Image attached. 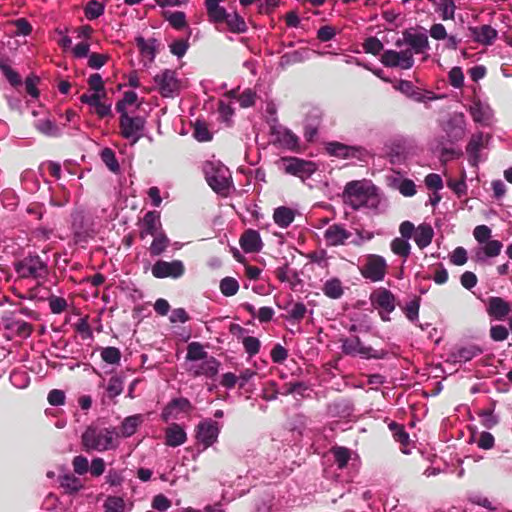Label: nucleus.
I'll return each instance as SVG.
<instances>
[{"label": "nucleus", "instance_id": "nucleus-1", "mask_svg": "<svg viewBox=\"0 0 512 512\" xmlns=\"http://www.w3.org/2000/svg\"><path fill=\"white\" fill-rule=\"evenodd\" d=\"M342 197L344 203L353 210L360 208L378 210L383 200L376 186L368 180L348 182L344 187Z\"/></svg>", "mask_w": 512, "mask_h": 512}, {"label": "nucleus", "instance_id": "nucleus-2", "mask_svg": "<svg viewBox=\"0 0 512 512\" xmlns=\"http://www.w3.org/2000/svg\"><path fill=\"white\" fill-rule=\"evenodd\" d=\"M185 366L186 371L194 377L213 378L219 372L220 362L215 357L209 356L202 344L191 342L187 346Z\"/></svg>", "mask_w": 512, "mask_h": 512}, {"label": "nucleus", "instance_id": "nucleus-3", "mask_svg": "<svg viewBox=\"0 0 512 512\" xmlns=\"http://www.w3.org/2000/svg\"><path fill=\"white\" fill-rule=\"evenodd\" d=\"M203 173L211 189L221 196H228L233 189L230 170L219 160H208L203 163Z\"/></svg>", "mask_w": 512, "mask_h": 512}, {"label": "nucleus", "instance_id": "nucleus-4", "mask_svg": "<svg viewBox=\"0 0 512 512\" xmlns=\"http://www.w3.org/2000/svg\"><path fill=\"white\" fill-rule=\"evenodd\" d=\"M117 433L114 429L89 427L82 435V444L86 451H107L117 448Z\"/></svg>", "mask_w": 512, "mask_h": 512}, {"label": "nucleus", "instance_id": "nucleus-5", "mask_svg": "<svg viewBox=\"0 0 512 512\" xmlns=\"http://www.w3.org/2000/svg\"><path fill=\"white\" fill-rule=\"evenodd\" d=\"M387 268L388 265L384 257L377 254H368L364 257L360 274L371 282H380L385 278Z\"/></svg>", "mask_w": 512, "mask_h": 512}, {"label": "nucleus", "instance_id": "nucleus-6", "mask_svg": "<svg viewBox=\"0 0 512 512\" xmlns=\"http://www.w3.org/2000/svg\"><path fill=\"white\" fill-rule=\"evenodd\" d=\"M340 341L342 352L346 355L363 359H380L384 356L382 350H375L370 346L364 345L357 336L342 338Z\"/></svg>", "mask_w": 512, "mask_h": 512}, {"label": "nucleus", "instance_id": "nucleus-7", "mask_svg": "<svg viewBox=\"0 0 512 512\" xmlns=\"http://www.w3.org/2000/svg\"><path fill=\"white\" fill-rule=\"evenodd\" d=\"M16 272L21 278L39 280L47 276L48 267L39 256H28L16 264Z\"/></svg>", "mask_w": 512, "mask_h": 512}, {"label": "nucleus", "instance_id": "nucleus-8", "mask_svg": "<svg viewBox=\"0 0 512 512\" xmlns=\"http://www.w3.org/2000/svg\"><path fill=\"white\" fill-rule=\"evenodd\" d=\"M278 167L285 173L305 180L317 169L316 164L296 157H283L278 162Z\"/></svg>", "mask_w": 512, "mask_h": 512}, {"label": "nucleus", "instance_id": "nucleus-9", "mask_svg": "<svg viewBox=\"0 0 512 512\" xmlns=\"http://www.w3.org/2000/svg\"><path fill=\"white\" fill-rule=\"evenodd\" d=\"M154 82L163 97H174L182 88V82L177 78L176 72L169 69L155 75Z\"/></svg>", "mask_w": 512, "mask_h": 512}, {"label": "nucleus", "instance_id": "nucleus-10", "mask_svg": "<svg viewBox=\"0 0 512 512\" xmlns=\"http://www.w3.org/2000/svg\"><path fill=\"white\" fill-rule=\"evenodd\" d=\"M144 124L145 121L142 117H130L127 112L120 113V133L132 144L141 138Z\"/></svg>", "mask_w": 512, "mask_h": 512}, {"label": "nucleus", "instance_id": "nucleus-11", "mask_svg": "<svg viewBox=\"0 0 512 512\" xmlns=\"http://www.w3.org/2000/svg\"><path fill=\"white\" fill-rule=\"evenodd\" d=\"M221 427L220 423L212 419H205L197 425L196 438L204 449L217 442Z\"/></svg>", "mask_w": 512, "mask_h": 512}, {"label": "nucleus", "instance_id": "nucleus-12", "mask_svg": "<svg viewBox=\"0 0 512 512\" xmlns=\"http://www.w3.org/2000/svg\"><path fill=\"white\" fill-rule=\"evenodd\" d=\"M443 131L447 141L456 143L466 134V119L463 113H453L443 124Z\"/></svg>", "mask_w": 512, "mask_h": 512}, {"label": "nucleus", "instance_id": "nucleus-13", "mask_svg": "<svg viewBox=\"0 0 512 512\" xmlns=\"http://www.w3.org/2000/svg\"><path fill=\"white\" fill-rule=\"evenodd\" d=\"M371 302L379 309L382 320L388 321L389 314L395 309V297L385 288H380L371 294Z\"/></svg>", "mask_w": 512, "mask_h": 512}, {"label": "nucleus", "instance_id": "nucleus-14", "mask_svg": "<svg viewBox=\"0 0 512 512\" xmlns=\"http://www.w3.org/2000/svg\"><path fill=\"white\" fill-rule=\"evenodd\" d=\"M381 62L387 67L410 69L414 64L413 52L411 49L401 51L387 50L383 53Z\"/></svg>", "mask_w": 512, "mask_h": 512}, {"label": "nucleus", "instance_id": "nucleus-15", "mask_svg": "<svg viewBox=\"0 0 512 512\" xmlns=\"http://www.w3.org/2000/svg\"><path fill=\"white\" fill-rule=\"evenodd\" d=\"M326 150L331 156L343 159L355 158L363 160L368 154L367 150L362 146H350L340 142L327 143Z\"/></svg>", "mask_w": 512, "mask_h": 512}, {"label": "nucleus", "instance_id": "nucleus-16", "mask_svg": "<svg viewBox=\"0 0 512 512\" xmlns=\"http://www.w3.org/2000/svg\"><path fill=\"white\" fill-rule=\"evenodd\" d=\"M184 264L180 260H173L171 262L158 260L152 266L151 272L155 278H179L184 274Z\"/></svg>", "mask_w": 512, "mask_h": 512}, {"label": "nucleus", "instance_id": "nucleus-17", "mask_svg": "<svg viewBox=\"0 0 512 512\" xmlns=\"http://www.w3.org/2000/svg\"><path fill=\"white\" fill-rule=\"evenodd\" d=\"M406 97L412 99L415 102L424 103L427 101L435 100L438 97L433 92L424 91L416 87L411 81L401 80L395 86Z\"/></svg>", "mask_w": 512, "mask_h": 512}, {"label": "nucleus", "instance_id": "nucleus-18", "mask_svg": "<svg viewBox=\"0 0 512 512\" xmlns=\"http://www.w3.org/2000/svg\"><path fill=\"white\" fill-rule=\"evenodd\" d=\"M503 244L499 240L490 239L478 245L473 251V259L477 263H486L489 258L500 255Z\"/></svg>", "mask_w": 512, "mask_h": 512}, {"label": "nucleus", "instance_id": "nucleus-19", "mask_svg": "<svg viewBox=\"0 0 512 512\" xmlns=\"http://www.w3.org/2000/svg\"><path fill=\"white\" fill-rule=\"evenodd\" d=\"M105 98L106 93L92 92L81 95L80 101L92 107L100 118H104L111 113V103H107Z\"/></svg>", "mask_w": 512, "mask_h": 512}, {"label": "nucleus", "instance_id": "nucleus-20", "mask_svg": "<svg viewBox=\"0 0 512 512\" xmlns=\"http://www.w3.org/2000/svg\"><path fill=\"white\" fill-rule=\"evenodd\" d=\"M162 224L160 214L156 211L147 212L141 221L140 237L144 239L147 236H156L162 233Z\"/></svg>", "mask_w": 512, "mask_h": 512}, {"label": "nucleus", "instance_id": "nucleus-21", "mask_svg": "<svg viewBox=\"0 0 512 512\" xmlns=\"http://www.w3.org/2000/svg\"><path fill=\"white\" fill-rule=\"evenodd\" d=\"M351 233L340 224H332L324 231V239L329 246L344 245Z\"/></svg>", "mask_w": 512, "mask_h": 512}, {"label": "nucleus", "instance_id": "nucleus-22", "mask_svg": "<svg viewBox=\"0 0 512 512\" xmlns=\"http://www.w3.org/2000/svg\"><path fill=\"white\" fill-rule=\"evenodd\" d=\"M4 328L10 333L9 337L19 336L27 338L32 332V326L14 316H7L3 318Z\"/></svg>", "mask_w": 512, "mask_h": 512}, {"label": "nucleus", "instance_id": "nucleus-23", "mask_svg": "<svg viewBox=\"0 0 512 512\" xmlns=\"http://www.w3.org/2000/svg\"><path fill=\"white\" fill-rule=\"evenodd\" d=\"M482 353V350L476 345H468L454 348L448 355V361L451 363H466Z\"/></svg>", "mask_w": 512, "mask_h": 512}, {"label": "nucleus", "instance_id": "nucleus-24", "mask_svg": "<svg viewBox=\"0 0 512 512\" xmlns=\"http://www.w3.org/2000/svg\"><path fill=\"white\" fill-rule=\"evenodd\" d=\"M469 112L476 123L489 125L492 119V109L487 103L474 100L470 105Z\"/></svg>", "mask_w": 512, "mask_h": 512}, {"label": "nucleus", "instance_id": "nucleus-25", "mask_svg": "<svg viewBox=\"0 0 512 512\" xmlns=\"http://www.w3.org/2000/svg\"><path fill=\"white\" fill-rule=\"evenodd\" d=\"M473 40L482 45H491L497 38V31L490 25H482L479 27H469Z\"/></svg>", "mask_w": 512, "mask_h": 512}, {"label": "nucleus", "instance_id": "nucleus-26", "mask_svg": "<svg viewBox=\"0 0 512 512\" xmlns=\"http://www.w3.org/2000/svg\"><path fill=\"white\" fill-rule=\"evenodd\" d=\"M486 139L482 132L475 133L471 136L467 147L466 152L469 157V162L473 166H477L480 161L479 152L482 148H484Z\"/></svg>", "mask_w": 512, "mask_h": 512}, {"label": "nucleus", "instance_id": "nucleus-27", "mask_svg": "<svg viewBox=\"0 0 512 512\" xmlns=\"http://www.w3.org/2000/svg\"><path fill=\"white\" fill-rule=\"evenodd\" d=\"M240 246L246 253L259 252L263 246L260 234L252 229L245 231L240 238Z\"/></svg>", "mask_w": 512, "mask_h": 512}, {"label": "nucleus", "instance_id": "nucleus-28", "mask_svg": "<svg viewBox=\"0 0 512 512\" xmlns=\"http://www.w3.org/2000/svg\"><path fill=\"white\" fill-rule=\"evenodd\" d=\"M72 229L78 240L84 239L89 235L90 224L86 214L82 210H76L72 213Z\"/></svg>", "mask_w": 512, "mask_h": 512}, {"label": "nucleus", "instance_id": "nucleus-29", "mask_svg": "<svg viewBox=\"0 0 512 512\" xmlns=\"http://www.w3.org/2000/svg\"><path fill=\"white\" fill-rule=\"evenodd\" d=\"M510 310L509 303L500 297H491L488 301L487 312L496 320H503Z\"/></svg>", "mask_w": 512, "mask_h": 512}, {"label": "nucleus", "instance_id": "nucleus-30", "mask_svg": "<svg viewBox=\"0 0 512 512\" xmlns=\"http://www.w3.org/2000/svg\"><path fill=\"white\" fill-rule=\"evenodd\" d=\"M190 408V402L185 398L172 400L162 411V419L168 422L171 419L178 418V413Z\"/></svg>", "mask_w": 512, "mask_h": 512}, {"label": "nucleus", "instance_id": "nucleus-31", "mask_svg": "<svg viewBox=\"0 0 512 512\" xmlns=\"http://www.w3.org/2000/svg\"><path fill=\"white\" fill-rule=\"evenodd\" d=\"M165 439L167 446L177 447L186 442L187 435L180 425L172 424L165 431Z\"/></svg>", "mask_w": 512, "mask_h": 512}, {"label": "nucleus", "instance_id": "nucleus-32", "mask_svg": "<svg viewBox=\"0 0 512 512\" xmlns=\"http://www.w3.org/2000/svg\"><path fill=\"white\" fill-rule=\"evenodd\" d=\"M58 480L60 487L70 495L76 494L84 487L82 480L69 472L60 475Z\"/></svg>", "mask_w": 512, "mask_h": 512}, {"label": "nucleus", "instance_id": "nucleus-33", "mask_svg": "<svg viewBox=\"0 0 512 512\" xmlns=\"http://www.w3.org/2000/svg\"><path fill=\"white\" fill-rule=\"evenodd\" d=\"M434 236V230L431 225L423 223L420 224L414 233V241L420 249L429 246Z\"/></svg>", "mask_w": 512, "mask_h": 512}, {"label": "nucleus", "instance_id": "nucleus-34", "mask_svg": "<svg viewBox=\"0 0 512 512\" xmlns=\"http://www.w3.org/2000/svg\"><path fill=\"white\" fill-rule=\"evenodd\" d=\"M205 6L210 21L214 23H222L227 15L224 7L220 6V0H206Z\"/></svg>", "mask_w": 512, "mask_h": 512}, {"label": "nucleus", "instance_id": "nucleus-35", "mask_svg": "<svg viewBox=\"0 0 512 512\" xmlns=\"http://www.w3.org/2000/svg\"><path fill=\"white\" fill-rule=\"evenodd\" d=\"M144 418L141 414H135L129 417H126L121 423V435L123 437H130L136 431L137 428L143 423Z\"/></svg>", "mask_w": 512, "mask_h": 512}, {"label": "nucleus", "instance_id": "nucleus-36", "mask_svg": "<svg viewBox=\"0 0 512 512\" xmlns=\"http://www.w3.org/2000/svg\"><path fill=\"white\" fill-rule=\"evenodd\" d=\"M136 44L140 50L142 57L146 59L149 63H151L155 58L156 40H146L143 37L139 36L136 38Z\"/></svg>", "mask_w": 512, "mask_h": 512}, {"label": "nucleus", "instance_id": "nucleus-37", "mask_svg": "<svg viewBox=\"0 0 512 512\" xmlns=\"http://www.w3.org/2000/svg\"><path fill=\"white\" fill-rule=\"evenodd\" d=\"M309 55L310 50L308 48H302L299 50L285 53L280 58V65L284 67L291 64L303 62L309 58Z\"/></svg>", "mask_w": 512, "mask_h": 512}, {"label": "nucleus", "instance_id": "nucleus-38", "mask_svg": "<svg viewBox=\"0 0 512 512\" xmlns=\"http://www.w3.org/2000/svg\"><path fill=\"white\" fill-rule=\"evenodd\" d=\"M322 291L328 298L339 299L344 293V288L338 278H331L324 283Z\"/></svg>", "mask_w": 512, "mask_h": 512}, {"label": "nucleus", "instance_id": "nucleus-39", "mask_svg": "<svg viewBox=\"0 0 512 512\" xmlns=\"http://www.w3.org/2000/svg\"><path fill=\"white\" fill-rule=\"evenodd\" d=\"M294 212L287 207H278L275 209L273 219L281 228H287L294 220Z\"/></svg>", "mask_w": 512, "mask_h": 512}, {"label": "nucleus", "instance_id": "nucleus-40", "mask_svg": "<svg viewBox=\"0 0 512 512\" xmlns=\"http://www.w3.org/2000/svg\"><path fill=\"white\" fill-rule=\"evenodd\" d=\"M223 22L227 24L228 29L233 33H243L247 29L244 19L237 13H227Z\"/></svg>", "mask_w": 512, "mask_h": 512}, {"label": "nucleus", "instance_id": "nucleus-41", "mask_svg": "<svg viewBox=\"0 0 512 512\" xmlns=\"http://www.w3.org/2000/svg\"><path fill=\"white\" fill-rule=\"evenodd\" d=\"M153 238L154 239L149 248L150 254L152 256H158L166 250V248L169 246L170 241L164 232L156 236H153Z\"/></svg>", "mask_w": 512, "mask_h": 512}, {"label": "nucleus", "instance_id": "nucleus-42", "mask_svg": "<svg viewBox=\"0 0 512 512\" xmlns=\"http://www.w3.org/2000/svg\"><path fill=\"white\" fill-rule=\"evenodd\" d=\"M35 127L36 129L46 135V136H50V137H56V136H59L60 135V129L58 128V126L52 122L50 119H41V120H38L36 123H35Z\"/></svg>", "mask_w": 512, "mask_h": 512}, {"label": "nucleus", "instance_id": "nucleus-43", "mask_svg": "<svg viewBox=\"0 0 512 512\" xmlns=\"http://www.w3.org/2000/svg\"><path fill=\"white\" fill-rule=\"evenodd\" d=\"M456 5L453 0H439L436 11L440 13L443 20H453L455 17Z\"/></svg>", "mask_w": 512, "mask_h": 512}, {"label": "nucleus", "instance_id": "nucleus-44", "mask_svg": "<svg viewBox=\"0 0 512 512\" xmlns=\"http://www.w3.org/2000/svg\"><path fill=\"white\" fill-rule=\"evenodd\" d=\"M332 453L339 469L346 467L352 456L351 450L346 447H335L332 449Z\"/></svg>", "mask_w": 512, "mask_h": 512}, {"label": "nucleus", "instance_id": "nucleus-45", "mask_svg": "<svg viewBox=\"0 0 512 512\" xmlns=\"http://www.w3.org/2000/svg\"><path fill=\"white\" fill-rule=\"evenodd\" d=\"M390 247L392 252L400 257L407 258L410 255L411 246L408 240L397 237L392 240Z\"/></svg>", "mask_w": 512, "mask_h": 512}, {"label": "nucleus", "instance_id": "nucleus-46", "mask_svg": "<svg viewBox=\"0 0 512 512\" xmlns=\"http://www.w3.org/2000/svg\"><path fill=\"white\" fill-rule=\"evenodd\" d=\"M221 293L226 296L230 297L235 295L239 290V283L238 281L233 277H225L220 281L219 285Z\"/></svg>", "mask_w": 512, "mask_h": 512}, {"label": "nucleus", "instance_id": "nucleus-47", "mask_svg": "<svg viewBox=\"0 0 512 512\" xmlns=\"http://www.w3.org/2000/svg\"><path fill=\"white\" fill-rule=\"evenodd\" d=\"M406 39L413 54L422 53L428 46L427 37L424 35H409Z\"/></svg>", "mask_w": 512, "mask_h": 512}, {"label": "nucleus", "instance_id": "nucleus-48", "mask_svg": "<svg viewBox=\"0 0 512 512\" xmlns=\"http://www.w3.org/2000/svg\"><path fill=\"white\" fill-rule=\"evenodd\" d=\"M389 429L391 430L395 441L399 442L404 447L409 443V434L404 430L402 425L397 424L396 422H391L389 424Z\"/></svg>", "mask_w": 512, "mask_h": 512}, {"label": "nucleus", "instance_id": "nucleus-49", "mask_svg": "<svg viewBox=\"0 0 512 512\" xmlns=\"http://www.w3.org/2000/svg\"><path fill=\"white\" fill-rule=\"evenodd\" d=\"M125 509V501L118 496H109L104 502L105 512H123Z\"/></svg>", "mask_w": 512, "mask_h": 512}, {"label": "nucleus", "instance_id": "nucleus-50", "mask_svg": "<svg viewBox=\"0 0 512 512\" xmlns=\"http://www.w3.org/2000/svg\"><path fill=\"white\" fill-rule=\"evenodd\" d=\"M396 189L405 197H411L416 194V185L410 179H401L394 183Z\"/></svg>", "mask_w": 512, "mask_h": 512}, {"label": "nucleus", "instance_id": "nucleus-51", "mask_svg": "<svg viewBox=\"0 0 512 512\" xmlns=\"http://www.w3.org/2000/svg\"><path fill=\"white\" fill-rule=\"evenodd\" d=\"M193 135L200 142H206L212 139V133L209 131L206 123L202 121H196L194 124Z\"/></svg>", "mask_w": 512, "mask_h": 512}, {"label": "nucleus", "instance_id": "nucleus-52", "mask_svg": "<svg viewBox=\"0 0 512 512\" xmlns=\"http://www.w3.org/2000/svg\"><path fill=\"white\" fill-rule=\"evenodd\" d=\"M101 358L108 364H117L120 362L121 353L116 347H106L101 351Z\"/></svg>", "mask_w": 512, "mask_h": 512}, {"label": "nucleus", "instance_id": "nucleus-53", "mask_svg": "<svg viewBox=\"0 0 512 512\" xmlns=\"http://www.w3.org/2000/svg\"><path fill=\"white\" fill-rule=\"evenodd\" d=\"M106 391L109 397H116L123 391V381L118 376H112L107 384Z\"/></svg>", "mask_w": 512, "mask_h": 512}, {"label": "nucleus", "instance_id": "nucleus-54", "mask_svg": "<svg viewBox=\"0 0 512 512\" xmlns=\"http://www.w3.org/2000/svg\"><path fill=\"white\" fill-rule=\"evenodd\" d=\"M101 159L112 172H117L119 170L118 161L111 149L105 148L101 152Z\"/></svg>", "mask_w": 512, "mask_h": 512}, {"label": "nucleus", "instance_id": "nucleus-55", "mask_svg": "<svg viewBox=\"0 0 512 512\" xmlns=\"http://www.w3.org/2000/svg\"><path fill=\"white\" fill-rule=\"evenodd\" d=\"M492 230L487 225H478L473 230V236L478 245L491 239Z\"/></svg>", "mask_w": 512, "mask_h": 512}, {"label": "nucleus", "instance_id": "nucleus-56", "mask_svg": "<svg viewBox=\"0 0 512 512\" xmlns=\"http://www.w3.org/2000/svg\"><path fill=\"white\" fill-rule=\"evenodd\" d=\"M104 12V7L101 3L93 0L90 1L85 8V15L88 19H96Z\"/></svg>", "mask_w": 512, "mask_h": 512}, {"label": "nucleus", "instance_id": "nucleus-57", "mask_svg": "<svg viewBox=\"0 0 512 512\" xmlns=\"http://www.w3.org/2000/svg\"><path fill=\"white\" fill-rule=\"evenodd\" d=\"M72 466L74 472L78 475H84L89 470V462L85 456L78 455L73 458Z\"/></svg>", "mask_w": 512, "mask_h": 512}, {"label": "nucleus", "instance_id": "nucleus-58", "mask_svg": "<svg viewBox=\"0 0 512 512\" xmlns=\"http://www.w3.org/2000/svg\"><path fill=\"white\" fill-rule=\"evenodd\" d=\"M363 48L366 53L377 55L383 49V44L378 38L369 37L365 40Z\"/></svg>", "mask_w": 512, "mask_h": 512}, {"label": "nucleus", "instance_id": "nucleus-59", "mask_svg": "<svg viewBox=\"0 0 512 512\" xmlns=\"http://www.w3.org/2000/svg\"><path fill=\"white\" fill-rule=\"evenodd\" d=\"M449 82L454 88H461L464 84V74L460 67H453L448 75Z\"/></svg>", "mask_w": 512, "mask_h": 512}, {"label": "nucleus", "instance_id": "nucleus-60", "mask_svg": "<svg viewBox=\"0 0 512 512\" xmlns=\"http://www.w3.org/2000/svg\"><path fill=\"white\" fill-rule=\"evenodd\" d=\"M137 93L134 91H127L124 94V97L121 101H119L116 105V109L119 113L127 112L126 106L133 105L137 101Z\"/></svg>", "mask_w": 512, "mask_h": 512}, {"label": "nucleus", "instance_id": "nucleus-61", "mask_svg": "<svg viewBox=\"0 0 512 512\" xmlns=\"http://www.w3.org/2000/svg\"><path fill=\"white\" fill-rule=\"evenodd\" d=\"M243 346L250 356H254L259 352L260 341L256 337L247 336L243 339Z\"/></svg>", "mask_w": 512, "mask_h": 512}, {"label": "nucleus", "instance_id": "nucleus-62", "mask_svg": "<svg viewBox=\"0 0 512 512\" xmlns=\"http://www.w3.org/2000/svg\"><path fill=\"white\" fill-rule=\"evenodd\" d=\"M49 307L52 313L60 314L67 308V301L58 296H51L49 298Z\"/></svg>", "mask_w": 512, "mask_h": 512}, {"label": "nucleus", "instance_id": "nucleus-63", "mask_svg": "<svg viewBox=\"0 0 512 512\" xmlns=\"http://www.w3.org/2000/svg\"><path fill=\"white\" fill-rule=\"evenodd\" d=\"M468 260L467 251L463 247H457L450 255V262L454 265H464Z\"/></svg>", "mask_w": 512, "mask_h": 512}, {"label": "nucleus", "instance_id": "nucleus-64", "mask_svg": "<svg viewBox=\"0 0 512 512\" xmlns=\"http://www.w3.org/2000/svg\"><path fill=\"white\" fill-rule=\"evenodd\" d=\"M90 90L96 93H106L102 77L98 73L90 75L88 79Z\"/></svg>", "mask_w": 512, "mask_h": 512}]
</instances>
